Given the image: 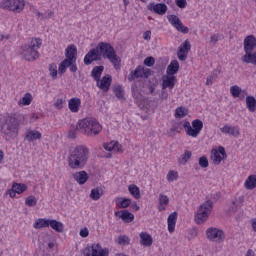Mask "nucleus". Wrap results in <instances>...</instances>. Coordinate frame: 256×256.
<instances>
[{"mask_svg": "<svg viewBox=\"0 0 256 256\" xmlns=\"http://www.w3.org/2000/svg\"><path fill=\"white\" fill-rule=\"evenodd\" d=\"M77 129L83 131V133L88 137H95V135H99V133H101L103 127H101V124H99L97 120L93 118H85L78 122Z\"/></svg>", "mask_w": 256, "mask_h": 256, "instance_id": "423d86ee", "label": "nucleus"}, {"mask_svg": "<svg viewBox=\"0 0 256 256\" xmlns=\"http://www.w3.org/2000/svg\"><path fill=\"white\" fill-rule=\"evenodd\" d=\"M131 243V239L127 235H121L118 237V245H122L123 247L129 245Z\"/></svg>", "mask_w": 256, "mask_h": 256, "instance_id": "a19ab883", "label": "nucleus"}, {"mask_svg": "<svg viewBox=\"0 0 256 256\" xmlns=\"http://www.w3.org/2000/svg\"><path fill=\"white\" fill-rule=\"evenodd\" d=\"M217 70L213 71L212 74L207 78L206 85H213V81L217 79Z\"/></svg>", "mask_w": 256, "mask_h": 256, "instance_id": "09e8293b", "label": "nucleus"}, {"mask_svg": "<svg viewBox=\"0 0 256 256\" xmlns=\"http://www.w3.org/2000/svg\"><path fill=\"white\" fill-rule=\"evenodd\" d=\"M191 51V42L189 40H185L179 47L177 52V57L179 61H186L187 60V53Z\"/></svg>", "mask_w": 256, "mask_h": 256, "instance_id": "ddd939ff", "label": "nucleus"}, {"mask_svg": "<svg viewBox=\"0 0 256 256\" xmlns=\"http://www.w3.org/2000/svg\"><path fill=\"white\" fill-rule=\"evenodd\" d=\"M159 204L161 207H166V205H169V197L165 194H159Z\"/></svg>", "mask_w": 256, "mask_h": 256, "instance_id": "c03bdc74", "label": "nucleus"}, {"mask_svg": "<svg viewBox=\"0 0 256 256\" xmlns=\"http://www.w3.org/2000/svg\"><path fill=\"white\" fill-rule=\"evenodd\" d=\"M140 237V244L143 245V247H151L153 245V237L147 233V232H141L139 234Z\"/></svg>", "mask_w": 256, "mask_h": 256, "instance_id": "aec40b11", "label": "nucleus"}, {"mask_svg": "<svg viewBox=\"0 0 256 256\" xmlns=\"http://www.w3.org/2000/svg\"><path fill=\"white\" fill-rule=\"evenodd\" d=\"M77 131H79V129H73V130H69L68 132V139H76L77 138Z\"/></svg>", "mask_w": 256, "mask_h": 256, "instance_id": "603ef678", "label": "nucleus"}, {"mask_svg": "<svg viewBox=\"0 0 256 256\" xmlns=\"http://www.w3.org/2000/svg\"><path fill=\"white\" fill-rule=\"evenodd\" d=\"M6 195H10V197L13 199L17 195V192L15 191V189L11 188L7 190Z\"/></svg>", "mask_w": 256, "mask_h": 256, "instance_id": "e2e57ef3", "label": "nucleus"}, {"mask_svg": "<svg viewBox=\"0 0 256 256\" xmlns=\"http://www.w3.org/2000/svg\"><path fill=\"white\" fill-rule=\"evenodd\" d=\"M184 129H186V134L189 137H199V133L203 130V121L200 119H196L192 121V126L189 121L184 122L183 124Z\"/></svg>", "mask_w": 256, "mask_h": 256, "instance_id": "1a4fd4ad", "label": "nucleus"}, {"mask_svg": "<svg viewBox=\"0 0 256 256\" xmlns=\"http://www.w3.org/2000/svg\"><path fill=\"white\" fill-rule=\"evenodd\" d=\"M101 59H108L116 69L121 67V58L117 56L115 48L107 42H99L96 48L90 49L84 57V64L91 65L93 61H101Z\"/></svg>", "mask_w": 256, "mask_h": 256, "instance_id": "f257e3e1", "label": "nucleus"}, {"mask_svg": "<svg viewBox=\"0 0 256 256\" xmlns=\"http://www.w3.org/2000/svg\"><path fill=\"white\" fill-rule=\"evenodd\" d=\"M206 235L210 241H216L217 243H223L225 241V233L223 230L217 228H208Z\"/></svg>", "mask_w": 256, "mask_h": 256, "instance_id": "9d476101", "label": "nucleus"}, {"mask_svg": "<svg viewBox=\"0 0 256 256\" xmlns=\"http://www.w3.org/2000/svg\"><path fill=\"white\" fill-rule=\"evenodd\" d=\"M131 209H133V211H139L140 207H139V205H137V202H134L131 205Z\"/></svg>", "mask_w": 256, "mask_h": 256, "instance_id": "69168bd1", "label": "nucleus"}, {"mask_svg": "<svg viewBox=\"0 0 256 256\" xmlns=\"http://www.w3.org/2000/svg\"><path fill=\"white\" fill-rule=\"evenodd\" d=\"M217 152L220 153L224 159H227V152H225V147L219 146Z\"/></svg>", "mask_w": 256, "mask_h": 256, "instance_id": "13d9d810", "label": "nucleus"}, {"mask_svg": "<svg viewBox=\"0 0 256 256\" xmlns=\"http://www.w3.org/2000/svg\"><path fill=\"white\" fill-rule=\"evenodd\" d=\"M54 105L56 109H63V99H57Z\"/></svg>", "mask_w": 256, "mask_h": 256, "instance_id": "052dcab7", "label": "nucleus"}, {"mask_svg": "<svg viewBox=\"0 0 256 256\" xmlns=\"http://www.w3.org/2000/svg\"><path fill=\"white\" fill-rule=\"evenodd\" d=\"M148 11H153V13H156L157 15H165L167 13V4L165 3H149L147 5Z\"/></svg>", "mask_w": 256, "mask_h": 256, "instance_id": "2eb2a0df", "label": "nucleus"}, {"mask_svg": "<svg viewBox=\"0 0 256 256\" xmlns=\"http://www.w3.org/2000/svg\"><path fill=\"white\" fill-rule=\"evenodd\" d=\"M103 71H105V66H95L91 71V77L94 81H99L101 79V75H103Z\"/></svg>", "mask_w": 256, "mask_h": 256, "instance_id": "bb28decb", "label": "nucleus"}, {"mask_svg": "<svg viewBox=\"0 0 256 256\" xmlns=\"http://www.w3.org/2000/svg\"><path fill=\"white\" fill-rule=\"evenodd\" d=\"M245 203V196H240L232 201V205L229 207L230 213H237L243 204Z\"/></svg>", "mask_w": 256, "mask_h": 256, "instance_id": "f3484780", "label": "nucleus"}, {"mask_svg": "<svg viewBox=\"0 0 256 256\" xmlns=\"http://www.w3.org/2000/svg\"><path fill=\"white\" fill-rule=\"evenodd\" d=\"M168 21L171 23L173 28L178 30L180 33H189V28L183 25V22H181V19H179L177 15H169Z\"/></svg>", "mask_w": 256, "mask_h": 256, "instance_id": "9b49d317", "label": "nucleus"}, {"mask_svg": "<svg viewBox=\"0 0 256 256\" xmlns=\"http://www.w3.org/2000/svg\"><path fill=\"white\" fill-rule=\"evenodd\" d=\"M101 245L93 244L92 246H87L84 249V256H108L109 254L105 250H99Z\"/></svg>", "mask_w": 256, "mask_h": 256, "instance_id": "f8f14e48", "label": "nucleus"}, {"mask_svg": "<svg viewBox=\"0 0 256 256\" xmlns=\"http://www.w3.org/2000/svg\"><path fill=\"white\" fill-rule=\"evenodd\" d=\"M68 167L73 171H83L89 163V148L85 145H78L69 150L67 157Z\"/></svg>", "mask_w": 256, "mask_h": 256, "instance_id": "f03ea898", "label": "nucleus"}, {"mask_svg": "<svg viewBox=\"0 0 256 256\" xmlns=\"http://www.w3.org/2000/svg\"><path fill=\"white\" fill-rule=\"evenodd\" d=\"M55 15L54 11L48 10L47 12H45L42 16V20L45 19H51V17H53Z\"/></svg>", "mask_w": 256, "mask_h": 256, "instance_id": "5fc2aeb1", "label": "nucleus"}, {"mask_svg": "<svg viewBox=\"0 0 256 256\" xmlns=\"http://www.w3.org/2000/svg\"><path fill=\"white\" fill-rule=\"evenodd\" d=\"M113 91L118 99H123V87L121 85L114 87Z\"/></svg>", "mask_w": 256, "mask_h": 256, "instance_id": "de8ad7c7", "label": "nucleus"}, {"mask_svg": "<svg viewBox=\"0 0 256 256\" xmlns=\"http://www.w3.org/2000/svg\"><path fill=\"white\" fill-rule=\"evenodd\" d=\"M176 5L180 9H185L187 7V0H176Z\"/></svg>", "mask_w": 256, "mask_h": 256, "instance_id": "864d4df0", "label": "nucleus"}, {"mask_svg": "<svg viewBox=\"0 0 256 256\" xmlns=\"http://www.w3.org/2000/svg\"><path fill=\"white\" fill-rule=\"evenodd\" d=\"M175 225H177V212H172L168 216V231L173 233L175 231Z\"/></svg>", "mask_w": 256, "mask_h": 256, "instance_id": "a878e982", "label": "nucleus"}, {"mask_svg": "<svg viewBox=\"0 0 256 256\" xmlns=\"http://www.w3.org/2000/svg\"><path fill=\"white\" fill-rule=\"evenodd\" d=\"M160 99L161 101H166V99H169V93L167 92V90L162 88V91L160 93Z\"/></svg>", "mask_w": 256, "mask_h": 256, "instance_id": "6e6d98bb", "label": "nucleus"}, {"mask_svg": "<svg viewBox=\"0 0 256 256\" xmlns=\"http://www.w3.org/2000/svg\"><path fill=\"white\" fill-rule=\"evenodd\" d=\"M33 13H34V15H37L38 17H41V19H43V13L39 12V10L34 9Z\"/></svg>", "mask_w": 256, "mask_h": 256, "instance_id": "338daca9", "label": "nucleus"}, {"mask_svg": "<svg viewBox=\"0 0 256 256\" xmlns=\"http://www.w3.org/2000/svg\"><path fill=\"white\" fill-rule=\"evenodd\" d=\"M128 191L134 199H141V190L135 184H131L128 186Z\"/></svg>", "mask_w": 256, "mask_h": 256, "instance_id": "f704fd0d", "label": "nucleus"}, {"mask_svg": "<svg viewBox=\"0 0 256 256\" xmlns=\"http://www.w3.org/2000/svg\"><path fill=\"white\" fill-rule=\"evenodd\" d=\"M0 133L6 141L15 139L19 134V122L13 116H6L0 119Z\"/></svg>", "mask_w": 256, "mask_h": 256, "instance_id": "7ed1b4c3", "label": "nucleus"}, {"mask_svg": "<svg viewBox=\"0 0 256 256\" xmlns=\"http://www.w3.org/2000/svg\"><path fill=\"white\" fill-rule=\"evenodd\" d=\"M213 157H214L213 161L216 165H219V163H221L223 161V159H225L224 157H221V155L219 154V152L217 150H215Z\"/></svg>", "mask_w": 256, "mask_h": 256, "instance_id": "8fccbe9b", "label": "nucleus"}, {"mask_svg": "<svg viewBox=\"0 0 256 256\" xmlns=\"http://www.w3.org/2000/svg\"><path fill=\"white\" fill-rule=\"evenodd\" d=\"M41 45H43V40H41V38H31L29 44L23 45L22 56L25 61H37V59H39L38 49H41Z\"/></svg>", "mask_w": 256, "mask_h": 256, "instance_id": "39448f33", "label": "nucleus"}, {"mask_svg": "<svg viewBox=\"0 0 256 256\" xmlns=\"http://www.w3.org/2000/svg\"><path fill=\"white\" fill-rule=\"evenodd\" d=\"M220 131L221 133H225V135H232V137H239L241 135L237 126L224 125Z\"/></svg>", "mask_w": 256, "mask_h": 256, "instance_id": "6ab92c4d", "label": "nucleus"}, {"mask_svg": "<svg viewBox=\"0 0 256 256\" xmlns=\"http://www.w3.org/2000/svg\"><path fill=\"white\" fill-rule=\"evenodd\" d=\"M72 177L74 181L78 183V185H85V183L89 181V174L87 173V171H84V170L73 173Z\"/></svg>", "mask_w": 256, "mask_h": 256, "instance_id": "dca6fc26", "label": "nucleus"}, {"mask_svg": "<svg viewBox=\"0 0 256 256\" xmlns=\"http://www.w3.org/2000/svg\"><path fill=\"white\" fill-rule=\"evenodd\" d=\"M193 153L189 150H185L184 154H182L180 156V158L178 159V163L180 165H187V161H189V159H191Z\"/></svg>", "mask_w": 256, "mask_h": 256, "instance_id": "c9c22d12", "label": "nucleus"}, {"mask_svg": "<svg viewBox=\"0 0 256 256\" xmlns=\"http://www.w3.org/2000/svg\"><path fill=\"white\" fill-rule=\"evenodd\" d=\"M0 7L12 13H23L25 11V0H2Z\"/></svg>", "mask_w": 256, "mask_h": 256, "instance_id": "6e6552de", "label": "nucleus"}, {"mask_svg": "<svg viewBox=\"0 0 256 256\" xmlns=\"http://www.w3.org/2000/svg\"><path fill=\"white\" fill-rule=\"evenodd\" d=\"M93 201H99L103 197V189L101 187L93 188L90 193Z\"/></svg>", "mask_w": 256, "mask_h": 256, "instance_id": "72a5a7b5", "label": "nucleus"}, {"mask_svg": "<svg viewBox=\"0 0 256 256\" xmlns=\"http://www.w3.org/2000/svg\"><path fill=\"white\" fill-rule=\"evenodd\" d=\"M48 227H51L56 233H63L65 231V226L57 220H49Z\"/></svg>", "mask_w": 256, "mask_h": 256, "instance_id": "393cba45", "label": "nucleus"}, {"mask_svg": "<svg viewBox=\"0 0 256 256\" xmlns=\"http://www.w3.org/2000/svg\"><path fill=\"white\" fill-rule=\"evenodd\" d=\"M113 81V77L109 74L105 75L102 77V79L100 78L99 81L97 82V87H99V89H101V91H104V93H107V91H109L110 87H111V83Z\"/></svg>", "mask_w": 256, "mask_h": 256, "instance_id": "4468645a", "label": "nucleus"}, {"mask_svg": "<svg viewBox=\"0 0 256 256\" xmlns=\"http://www.w3.org/2000/svg\"><path fill=\"white\" fill-rule=\"evenodd\" d=\"M120 219H122L124 223H132V221L135 219V215L129 212V210H121Z\"/></svg>", "mask_w": 256, "mask_h": 256, "instance_id": "7c9ffc66", "label": "nucleus"}, {"mask_svg": "<svg viewBox=\"0 0 256 256\" xmlns=\"http://www.w3.org/2000/svg\"><path fill=\"white\" fill-rule=\"evenodd\" d=\"M178 72H179V61L172 60L167 67L166 73L167 75L174 77V75H177Z\"/></svg>", "mask_w": 256, "mask_h": 256, "instance_id": "b1692460", "label": "nucleus"}, {"mask_svg": "<svg viewBox=\"0 0 256 256\" xmlns=\"http://www.w3.org/2000/svg\"><path fill=\"white\" fill-rule=\"evenodd\" d=\"M252 229L256 233V219L252 221Z\"/></svg>", "mask_w": 256, "mask_h": 256, "instance_id": "774afa93", "label": "nucleus"}, {"mask_svg": "<svg viewBox=\"0 0 256 256\" xmlns=\"http://www.w3.org/2000/svg\"><path fill=\"white\" fill-rule=\"evenodd\" d=\"M230 93L232 95V97L237 98L241 95V93H244V95H247V91L242 90L241 88H239V86L234 85L230 88Z\"/></svg>", "mask_w": 256, "mask_h": 256, "instance_id": "4c0bfd02", "label": "nucleus"}, {"mask_svg": "<svg viewBox=\"0 0 256 256\" xmlns=\"http://www.w3.org/2000/svg\"><path fill=\"white\" fill-rule=\"evenodd\" d=\"M139 77L143 78V66H138L134 72H130L128 76V81H135V79H139Z\"/></svg>", "mask_w": 256, "mask_h": 256, "instance_id": "c85d7f7f", "label": "nucleus"}, {"mask_svg": "<svg viewBox=\"0 0 256 256\" xmlns=\"http://www.w3.org/2000/svg\"><path fill=\"white\" fill-rule=\"evenodd\" d=\"M246 107L250 113L256 112V99L254 96H247L246 97Z\"/></svg>", "mask_w": 256, "mask_h": 256, "instance_id": "c756f323", "label": "nucleus"}, {"mask_svg": "<svg viewBox=\"0 0 256 256\" xmlns=\"http://www.w3.org/2000/svg\"><path fill=\"white\" fill-rule=\"evenodd\" d=\"M245 189H248L249 191L256 188V175H250L246 179L244 183Z\"/></svg>", "mask_w": 256, "mask_h": 256, "instance_id": "2f4dec72", "label": "nucleus"}, {"mask_svg": "<svg viewBox=\"0 0 256 256\" xmlns=\"http://www.w3.org/2000/svg\"><path fill=\"white\" fill-rule=\"evenodd\" d=\"M144 65L146 67H153L155 65V58L152 56L147 57L144 59Z\"/></svg>", "mask_w": 256, "mask_h": 256, "instance_id": "3c124183", "label": "nucleus"}, {"mask_svg": "<svg viewBox=\"0 0 256 256\" xmlns=\"http://www.w3.org/2000/svg\"><path fill=\"white\" fill-rule=\"evenodd\" d=\"M143 39H145V41H151V31L147 30L144 35H143Z\"/></svg>", "mask_w": 256, "mask_h": 256, "instance_id": "0e129e2a", "label": "nucleus"}, {"mask_svg": "<svg viewBox=\"0 0 256 256\" xmlns=\"http://www.w3.org/2000/svg\"><path fill=\"white\" fill-rule=\"evenodd\" d=\"M12 189H14V191L18 195H21V193H25V190L27 189V185L14 182L12 185Z\"/></svg>", "mask_w": 256, "mask_h": 256, "instance_id": "58836bf2", "label": "nucleus"}, {"mask_svg": "<svg viewBox=\"0 0 256 256\" xmlns=\"http://www.w3.org/2000/svg\"><path fill=\"white\" fill-rule=\"evenodd\" d=\"M179 174L176 171L170 170L167 174V181L169 183H173V181H177Z\"/></svg>", "mask_w": 256, "mask_h": 256, "instance_id": "37998d69", "label": "nucleus"}, {"mask_svg": "<svg viewBox=\"0 0 256 256\" xmlns=\"http://www.w3.org/2000/svg\"><path fill=\"white\" fill-rule=\"evenodd\" d=\"M143 78L147 79L151 75V69L149 68H144L143 67V72H142Z\"/></svg>", "mask_w": 256, "mask_h": 256, "instance_id": "bf43d9fd", "label": "nucleus"}, {"mask_svg": "<svg viewBox=\"0 0 256 256\" xmlns=\"http://www.w3.org/2000/svg\"><path fill=\"white\" fill-rule=\"evenodd\" d=\"M189 114V109L180 106L178 108H176L175 110V117L176 119H182V117H186V115Z\"/></svg>", "mask_w": 256, "mask_h": 256, "instance_id": "e433bc0d", "label": "nucleus"}, {"mask_svg": "<svg viewBox=\"0 0 256 256\" xmlns=\"http://www.w3.org/2000/svg\"><path fill=\"white\" fill-rule=\"evenodd\" d=\"M81 107V99L78 97L71 98L68 102V108L72 113H79Z\"/></svg>", "mask_w": 256, "mask_h": 256, "instance_id": "4be33fe9", "label": "nucleus"}, {"mask_svg": "<svg viewBox=\"0 0 256 256\" xmlns=\"http://www.w3.org/2000/svg\"><path fill=\"white\" fill-rule=\"evenodd\" d=\"M103 147L105 151H115L116 153H123V146L118 142L105 143Z\"/></svg>", "mask_w": 256, "mask_h": 256, "instance_id": "412c9836", "label": "nucleus"}, {"mask_svg": "<svg viewBox=\"0 0 256 256\" xmlns=\"http://www.w3.org/2000/svg\"><path fill=\"white\" fill-rule=\"evenodd\" d=\"M177 82V77L175 76H163L162 80V89H173L175 87V83Z\"/></svg>", "mask_w": 256, "mask_h": 256, "instance_id": "a211bd4d", "label": "nucleus"}, {"mask_svg": "<svg viewBox=\"0 0 256 256\" xmlns=\"http://www.w3.org/2000/svg\"><path fill=\"white\" fill-rule=\"evenodd\" d=\"M25 205L28 207H35L37 205V198L33 195H30L25 200Z\"/></svg>", "mask_w": 256, "mask_h": 256, "instance_id": "79ce46f5", "label": "nucleus"}, {"mask_svg": "<svg viewBox=\"0 0 256 256\" xmlns=\"http://www.w3.org/2000/svg\"><path fill=\"white\" fill-rule=\"evenodd\" d=\"M198 163L202 169H207V167H209V159H207V156L200 157Z\"/></svg>", "mask_w": 256, "mask_h": 256, "instance_id": "a18cd8bd", "label": "nucleus"}, {"mask_svg": "<svg viewBox=\"0 0 256 256\" xmlns=\"http://www.w3.org/2000/svg\"><path fill=\"white\" fill-rule=\"evenodd\" d=\"M49 72L53 79H57V64L51 63L49 65Z\"/></svg>", "mask_w": 256, "mask_h": 256, "instance_id": "49530a36", "label": "nucleus"}, {"mask_svg": "<svg viewBox=\"0 0 256 256\" xmlns=\"http://www.w3.org/2000/svg\"><path fill=\"white\" fill-rule=\"evenodd\" d=\"M211 211H213V202L211 200H207L206 202L202 203L198 211L195 215V221L197 225H201L205 223L207 219H209V215H211Z\"/></svg>", "mask_w": 256, "mask_h": 256, "instance_id": "0eeeda50", "label": "nucleus"}, {"mask_svg": "<svg viewBox=\"0 0 256 256\" xmlns=\"http://www.w3.org/2000/svg\"><path fill=\"white\" fill-rule=\"evenodd\" d=\"M65 57L58 67V73L63 75L69 67L71 73H77V46L75 44L68 45L65 50Z\"/></svg>", "mask_w": 256, "mask_h": 256, "instance_id": "20e7f679", "label": "nucleus"}, {"mask_svg": "<svg viewBox=\"0 0 256 256\" xmlns=\"http://www.w3.org/2000/svg\"><path fill=\"white\" fill-rule=\"evenodd\" d=\"M49 220L47 218H39L35 221L33 227L34 229H45L49 227Z\"/></svg>", "mask_w": 256, "mask_h": 256, "instance_id": "473e14b6", "label": "nucleus"}, {"mask_svg": "<svg viewBox=\"0 0 256 256\" xmlns=\"http://www.w3.org/2000/svg\"><path fill=\"white\" fill-rule=\"evenodd\" d=\"M115 203L117 207L120 209H127L131 205V199L129 198H123V197H117L115 198Z\"/></svg>", "mask_w": 256, "mask_h": 256, "instance_id": "cd10ccee", "label": "nucleus"}, {"mask_svg": "<svg viewBox=\"0 0 256 256\" xmlns=\"http://www.w3.org/2000/svg\"><path fill=\"white\" fill-rule=\"evenodd\" d=\"M42 134L41 132L37 131V130H29L25 136L24 139L25 141H28L29 143L33 142V141H37L38 139H41Z\"/></svg>", "mask_w": 256, "mask_h": 256, "instance_id": "5701e85b", "label": "nucleus"}, {"mask_svg": "<svg viewBox=\"0 0 256 256\" xmlns=\"http://www.w3.org/2000/svg\"><path fill=\"white\" fill-rule=\"evenodd\" d=\"M217 41H219V34H214L210 37V43H213L215 45Z\"/></svg>", "mask_w": 256, "mask_h": 256, "instance_id": "680f3d73", "label": "nucleus"}, {"mask_svg": "<svg viewBox=\"0 0 256 256\" xmlns=\"http://www.w3.org/2000/svg\"><path fill=\"white\" fill-rule=\"evenodd\" d=\"M80 237H83L84 239L86 237H89V229L87 227L83 228L79 232Z\"/></svg>", "mask_w": 256, "mask_h": 256, "instance_id": "4d7b16f0", "label": "nucleus"}, {"mask_svg": "<svg viewBox=\"0 0 256 256\" xmlns=\"http://www.w3.org/2000/svg\"><path fill=\"white\" fill-rule=\"evenodd\" d=\"M31 101H33V96L31 93H26L18 103L19 105H31Z\"/></svg>", "mask_w": 256, "mask_h": 256, "instance_id": "ea45409f", "label": "nucleus"}]
</instances>
